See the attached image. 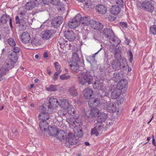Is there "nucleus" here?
Instances as JSON below:
<instances>
[{"instance_id": "nucleus-59", "label": "nucleus", "mask_w": 156, "mask_h": 156, "mask_svg": "<svg viewBox=\"0 0 156 156\" xmlns=\"http://www.w3.org/2000/svg\"><path fill=\"white\" fill-rule=\"evenodd\" d=\"M43 4L48 5L50 3V0H42Z\"/></svg>"}, {"instance_id": "nucleus-55", "label": "nucleus", "mask_w": 156, "mask_h": 156, "mask_svg": "<svg viewBox=\"0 0 156 156\" xmlns=\"http://www.w3.org/2000/svg\"><path fill=\"white\" fill-rule=\"evenodd\" d=\"M58 42L59 43V44L62 45L65 44V43L66 42V41H65L63 39L60 38L59 39Z\"/></svg>"}, {"instance_id": "nucleus-52", "label": "nucleus", "mask_w": 156, "mask_h": 156, "mask_svg": "<svg viewBox=\"0 0 156 156\" xmlns=\"http://www.w3.org/2000/svg\"><path fill=\"white\" fill-rule=\"evenodd\" d=\"M12 50L13 52L12 53H14L16 54V53H18L20 51V48L17 47H14Z\"/></svg>"}, {"instance_id": "nucleus-50", "label": "nucleus", "mask_w": 156, "mask_h": 156, "mask_svg": "<svg viewBox=\"0 0 156 156\" xmlns=\"http://www.w3.org/2000/svg\"><path fill=\"white\" fill-rule=\"evenodd\" d=\"M97 21L94 20H90L89 22V24L91 27L94 29V26H95L96 24Z\"/></svg>"}, {"instance_id": "nucleus-36", "label": "nucleus", "mask_w": 156, "mask_h": 156, "mask_svg": "<svg viewBox=\"0 0 156 156\" xmlns=\"http://www.w3.org/2000/svg\"><path fill=\"white\" fill-rule=\"evenodd\" d=\"M75 118L73 117H70L66 119V121L69 123V125L72 126H75Z\"/></svg>"}, {"instance_id": "nucleus-32", "label": "nucleus", "mask_w": 156, "mask_h": 156, "mask_svg": "<svg viewBox=\"0 0 156 156\" xmlns=\"http://www.w3.org/2000/svg\"><path fill=\"white\" fill-rule=\"evenodd\" d=\"M74 132L76 134L77 136L79 137H81L82 136L83 134V132L82 130L80 129V126H79L78 129H77L76 126H75Z\"/></svg>"}, {"instance_id": "nucleus-47", "label": "nucleus", "mask_w": 156, "mask_h": 156, "mask_svg": "<svg viewBox=\"0 0 156 156\" xmlns=\"http://www.w3.org/2000/svg\"><path fill=\"white\" fill-rule=\"evenodd\" d=\"M60 78L62 80H65L69 79L70 76L69 75H66V74H64L60 76Z\"/></svg>"}, {"instance_id": "nucleus-30", "label": "nucleus", "mask_w": 156, "mask_h": 156, "mask_svg": "<svg viewBox=\"0 0 156 156\" xmlns=\"http://www.w3.org/2000/svg\"><path fill=\"white\" fill-rule=\"evenodd\" d=\"M69 66L71 69L74 72H77L79 70V66L77 63H75V64H70Z\"/></svg>"}, {"instance_id": "nucleus-18", "label": "nucleus", "mask_w": 156, "mask_h": 156, "mask_svg": "<svg viewBox=\"0 0 156 156\" xmlns=\"http://www.w3.org/2000/svg\"><path fill=\"white\" fill-rule=\"evenodd\" d=\"M20 38L22 42L25 43H29L30 39V35L27 32H23Z\"/></svg>"}, {"instance_id": "nucleus-62", "label": "nucleus", "mask_w": 156, "mask_h": 156, "mask_svg": "<svg viewBox=\"0 0 156 156\" xmlns=\"http://www.w3.org/2000/svg\"><path fill=\"white\" fill-rule=\"evenodd\" d=\"M124 99L123 98H121L120 99L118 100V104H121L123 103Z\"/></svg>"}, {"instance_id": "nucleus-57", "label": "nucleus", "mask_w": 156, "mask_h": 156, "mask_svg": "<svg viewBox=\"0 0 156 156\" xmlns=\"http://www.w3.org/2000/svg\"><path fill=\"white\" fill-rule=\"evenodd\" d=\"M75 122L80 126L81 124V120L79 119H75ZM75 125H76L75 124Z\"/></svg>"}, {"instance_id": "nucleus-34", "label": "nucleus", "mask_w": 156, "mask_h": 156, "mask_svg": "<svg viewBox=\"0 0 156 156\" xmlns=\"http://www.w3.org/2000/svg\"><path fill=\"white\" fill-rule=\"evenodd\" d=\"M35 6L34 1H30L26 3L25 8L26 9L29 10L33 9Z\"/></svg>"}, {"instance_id": "nucleus-45", "label": "nucleus", "mask_w": 156, "mask_h": 156, "mask_svg": "<svg viewBox=\"0 0 156 156\" xmlns=\"http://www.w3.org/2000/svg\"><path fill=\"white\" fill-rule=\"evenodd\" d=\"M55 67L57 72L60 71L61 72L62 70L60 69V66L58 62H55L54 63Z\"/></svg>"}, {"instance_id": "nucleus-31", "label": "nucleus", "mask_w": 156, "mask_h": 156, "mask_svg": "<svg viewBox=\"0 0 156 156\" xmlns=\"http://www.w3.org/2000/svg\"><path fill=\"white\" fill-rule=\"evenodd\" d=\"M67 110L68 114L70 115H75L76 111L75 110V108L72 105H70Z\"/></svg>"}, {"instance_id": "nucleus-21", "label": "nucleus", "mask_w": 156, "mask_h": 156, "mask_svg": "<svg viewBox=\"0 0 156 156\" xmlns=\"http://www.w3.org/2000/svg\"><path fill=\"white\" fill-rule=\"evenodd\" d=\"M96 9L98 12L101 14H105L107 11V8L106 6L101 4L97 5Z\"/></svg>"}, {"instance_id": "nucleus-10", "label": "nucleus", "mask_w": 156, "mask_h": 156, "mask_svg": "<svg viewBox=\"0 0 156 156\" xmlns=\"http://www.w3.org/2000/svg\"><path fill=\"white\" fill-rule=\"evenodd\" d=\"M104 108L107 111L112 113L116 110V104L115 103H108L105 104Z\"/></svg>"}, {"instance_id": "nucleus-42", "label": "nucleus", "mask_w": 156, "mask_h": 156, "mask_svg": "<svg viewBox=\"0 0 156 156\" xmlns=\"http://www.w3.org/2000/svg\"><path fill=\"white\" fill-rule=\"evenodd\" d=\"M31 43L33 47L37 46L39 44V40L35 38H34L32 40Z\"/></svg>"}, {"instance_id": "nucleus-23", "label": "nucleus", "mask_w": 156, "mask_h": 156, "mask_svg": "<svg viewBox=\"0 0 156 156\" xmlns=\"http://www.w3.org/2000/svg\"><path fill=\"white\" fill-rule=\"evenodd\" d=\"M111 49L112 48L110 47L109 48V50L111 52L114 53L115 58L116 59H118V58H121V55L120 51L119 48L113 47L112 50H111Z\"/></svg>"}, {"instance_id": "nucleus-4", "label": "nucleus", "mask_w": 156, "mask_h": 156, "mask_svg": "<svg viewBox=\"0 0 156 156\" xmlns=\"http://www.w3.org/2000/svg\"><path fill=\"white\" fill-rule=\"evenodd\" d=\"M17 56L16 53H13L10 54L8 57V58L6 60L4 65L9 70L12 69L16 63Z\"/></svg>"}, {"instance_id": "nucleus-56", "label": "nucleus", "mask_w": 156, "mask_h": 156, "mask_svg": "<svg viewBox=\"0 0 156 156\" xmlns=\"http://www.w3.org/2000/svg\"><path fill=\"white\" fill-rule=\"evenodd\" d=\"M20 17L21 18H24L26 16V13L25 12H20L19 13Z\"/></svg>"}, {"instance_id": "nucleus-9", "label": "nucleus", "mask_w": 156, "mask_h": 156, "mask_svg": "<svg viewBox=\"0 0 156 156\" xmlns=\"http://www.w3.org/2000/svg\"><path fill=\"white\" fill-rule=\"evenodd\" d=\"M56 31L51 29L44 31L42 33V38L44 40H48L52 38L55 35Z\"/></svg>"}, {"instance_id": "nucleus-14", "label": "nucleus", "mask_w": 156, "mask_h": 156, "mask_svg": "<svg viewBox=\"0 0 156 156\" xmlns=\"http://www.w3.org/2000/svg\"><path fill=\"white\" fill-rule=\"evenodd\" d=\"M58 105L63 109H67L71 105L69 102L66 99H60L59 100Z\"/></svg>"}, {"instance_id": "nucleus-44", "label": "nucleus", "mask_w": 156, "mask_h": 156, "mask_svg": "<svg viewBox=\"0 0 156 156\" xmlns=\"http://www.w3.org/2000/svg\"><path fill=\"white\" fill-rule=\"evenodd\" d=\"M150 31L153 34H156V25H154L151 26L150 27Z\"/></svg>"}, {"instance_id": "nucleus-39", "label": "nucleus", "mask_w": 156, "mask_h": 156, "mask_svg": "<svg viewBox=\"0 0 156 156\" xmlns=\"http://www.w3.org/2000/svg\"><path fill=\"white\" fill-rule=\"evenodd\" d=\"M72 61L75 62V63L78 62L80 61V58L77 53H75L73 55Z\"/></svg>"}, {"instance_id": "nucleus-16", "label": "nucleus", "mask_w": 156, "mask_h": 156, "mask_svg": "<svg viewBox=\"0 0 156 156\" xmlns=\"http://www.w3.org/2000/svg\"><path fill=\"white\" fill-rule=\"evenodd\" d=\"M100 100L94 98H91L89 101L88 105L90 108H94L98 106L100 104Z\"/></svg>"}, {"instance_id": "nucleus-2", "label": "nucleus", "mask_w": 156, "mask_h": 156, "mask_svg": "<svg viewBox=\"0 0 156 156\" xmlns=\"http://www.w3.org/2000/svg\"><path fill=\"white\" fill-rule=\"evenodd\" d=\"M78 80L79 83L84 84L86 83H87L89 84L92 83L93 81V76L91 73L89 71L86 72L82 73L79 75Z\"/></svg>"}, {"instance_id": "nucleus-11", "label": "nucleus", "mask_w": 156, "mask_h": 156, "mask_svg": "<svg viewBox=\"0 0 156 156\" xmlns=\"http://www.w3.org/2000/svg\"><path fill=\"white\" fill-rule=\"evenodd\" d=\"M63 19L62 16H58L54 18L52 20L51 24L55 27H58L63 22Z\"/></svg>"}, {"instance_id": "nucleus-64", "label": "nucleus", "mask_w": 156, "mask_h": 156, "mask_svg": "<svg viewBox=\"0 0 156 156\" xmlns=\"http://www.w3.org/2000/svg\"><path fill=\"white\" fill-rule=\"evenodd\" d=\"M44 58H47L48 57V55L47 53L45 52L44 55Z\"/></svg>"}, {"instance_id": "nucleus-63", "label": "nucleus", "mask_w": 156, "mask_h": 156, "mask_svg": "<svg viewBox=\"0 0 156 156\" xmlns=\"http://www.w3.org/2000/svg\"><path fill=\"white\" fill-rule=\"evenodd\" d=\"M9 21H10V26L11 28H12V19L11 18H9Z\"/></svg>"}, {"instance_id": "nucleus-27", "label": "nucleus", "mask_w": 156, "mask_h": 156, "mask_svg": "<svg viewBox=\"0 0 156 156\" xmlns=\"http://www.w3.org/2000/svg\"><path fill=\"white\" fill-rule=\"evenodd\" d=\"M109 41L111 44L114 46H116L121 42L120 40L117 37L112 36L109 38Z\"/></svg>"}, {"instance_id": "nucleus-1", "label": "nucleus", "mask_w": 156, "mask_h": 156, "mask_svg": "<svg viewBox=\"0 0 156 156\" xmlns=\"http://www.w3.org/2000/svg\"><path fill=\"white\" fill-rule=\"evenodd\" d=\"M39 109L41 112L38 116V118L40 120V127L41 130H44L45 131L46 129L45 127L48 126L49 124L48 120L52 115L45 112V108L43 105L39 106Z\"/></svg>"}, {"instance_id": "nucleus-51", "label": "nucleus", "mask_w": 156, "mask_h": 156, "mask_svg": "<svg viewBox=\"0 0 156 156\" xmlns=\"http://www.w3.org/2000/svg\"><path fill=\"white\" fill-rule=\"evenodd\" d=\"M117 4L121 6H123L124 2L122 0H116Z\"/></svg>"}, {"instance_id": "nucleus-19", "label": "nucleus", "mask_w": 156, "mask_h": 156, "mask_svg": "<svg viewBox=\"0 0 156 156\" xmlns=\"http://www.w3.org/2000/svg\"><path fill=\"white\" fill-rule=\"evenodd\" d=\"M102 33L103 35L106 38H110L114 35L112 30L109 28H106L104 29Z\"/></svg>"}, {"instance_id": "nucleus-12", "label": "nucleus", "mask_w": 156, "mask_h": 156, "mask_svg": "<svg viewBox=\"0 0 156 156\" xmlns=\"http://www.w3.org/2000/svg\"><path fill=\"white\" fill-rule=\"evenodd\" d=\"M64 36L68 40L70 41H73L75 39L76 34L73 31L68 30L64 32Z\"/></svg>"}, {"instance_id": "nucleus-17", "label": "nucleus", "mask_w": 156, "mask_h": 156, "mask_svg": "<svg viewBox=\"0 0 156 156\" xmlns=\"http://www.w3.org/2000/svg\"><path fill=\"white\" fill-rule=\"evenodd\" d=\"M48 129L47 128V127H45V128L46 129L45 131L44 130H42L47 132L51 136H55L58 131L56 129L55 127H52L51 126H48Z\"/></svg>"}, {"instance_id": "nucleus-15", "label": "nucleus", "mask_w": 156, "mask_h": 156, "mask_svg": "<svg viewBox=\"0 0 156 156\" xmlns=\"http://www.w3.org/2000/svg\"><path fill=\"white\" fill-rule=\"evenodd\" d=\"M122 90L117 87L114 88L111 93V97L112 99H115L118 98L121 94Z\"/></svg>"}, {"instance_id": "nucleus-13", "label": "nucleus", "mask_w": 156, "mask_h": 156, "mask_svg": "<svg viewBox=\"0 0 156 156\" xmlns=\"http://www.w3.org/2000/svg\"><path fill=\"white\" fill-rule=\"evenodd\" d=\"M49 105L48 107V108L52 109L54 108L57 107L59 105V100L55 98L51 97L49 100Z\"/></svg>"}, {"instance_id": "nucleus-60", "label": "nucleus", "mask_w": 156, "mask_h": 156, "mask_svg": "<svg viewBox=\"0 0 156 156\" xmlns=\"http://www.w3.org/2000/svg\"><path fill=\"white\" fill-rule=\"evenodd\" d=\"M104 58L107 59V60H109L111 59V57H109V55L108 53H105Z\"/></svg>"}, {"instance_id": "nucleus-54", "label": "nucleus", "mask_w": 156, "mask_h": 156, "mask_svg": "<svg viewBox=\"0 0 156 156\" xmlns=\"http://www.w3.org/2000/svg\"><path fill=\"white\" fill-rule=\"evenodd\" d=\"M96 127L98 132H100L103 129L104 126L102 125V124L101 123L100 125H99L98 126H97Z\"/></svg>"}, {"instance_id": "nucleus-33", "label": "nucleus", "mask_w": 156, "mask_h": 156, "mask_svg": "<svg viewBox=\"0 0 156 156\" xmlns=\"http://www.w3.org/2000/svg\"><path fill=\"white\" fill-rule=\"evenodd\" d=\"M100 114V111L97 109L93 108L90 110V113L92 117L98 116Z\"/></svg>"}, {"instance_id": "nucleus-8", "label": "nucleus", "mask_w": 156, "mask_h": 156, "mask_svg": "<svg viewBox=\"0 0 156 156\" xmlns=\"http://www.w3.org/2000/svg\"><path fill=\"white\" fill-rule=\"evenodd\" d=\"M65 139L66 143H68L69 145H74L77 142L74 135L72 133H66Z\"/></svg>"}, {"instance_id": "nucleus-38", "label": "nucleus", "mask_w": 156, "mask_h": 156, "mask_svg": "<svg viewBox=\"0 0 156 156\" xmlns=\"http://www.w3.org/2000/svg\"><path fill=\"white\" fill-rule=\"evenodd\" d=\"M126 84V81L123 80H121L118 84V87H119V89L121 90V89L125 87Z\"/></svg>"}, {"instance_id": "nucleus-3", "label": "nucleus", "mask_w": 156, "mask_h": 156, "mask_svg": "<svg viewBox=\"0 0 156 156\" xmlns=\"http://www.w3.org/2000/svg\"><path fill=\"white\" fill-rule=\"evenodd\" d=\"M119 59L120 58H115L111 62L112 67L114 70H117L120 69H125L126 68L127 63L126 60L122 59L119 61Z\"/></svg>"}, {"instance_id": "nucleus-20", "label": "nucleus", "mask_w": 156, "mask_h": 156, "mask_svg": "<svg viewBox=\"0 0 156 156\" xmlns=\"http://www.w3.org/2000/svg\"><path fill=\"white\" fill-rule=\"evenodd\" d=\"M84 97L86 99H89L93 94V91L91 89L86 88L83 91Z\"/></svg>"}, {"instance_id": "nucleus-5", "label": "nucleus", "mask_w": 156, "mask_h": 156, "mask_svg": "<svg viewBox=\"0 0 156 156\" xmlns=\"http://www.w3.org/2000/svg\"><path fill=\"white\" fill-rule=\"evenodd\" d=\"M93 87L94 89L100 90L102 93L101 94H100L101 97L107 96L109 95V89L106 88H103V84L102 82L99 81H95L93 84Z\"/></svg>"}, {"instance_id": "nucleus-58", "label": "nucleus", "mask_w": 156, "mask_h": 156, "mask_svg": "<svg viewBox=\"0 0 156 156\" xmlns=\"http://www.w3.org/2000/svg\"><path fill=\"white\" fill-rule=\"evenodd\" d=\"M129 55L130 56V58H129V61L130 62H131L133 60V54L132 52V51H129Z\"/></svg>"}, {"instance_id": "nucleus-46", "label": "nucleus", "mask_w": 156, "mask_h": 156, "mask_svg": "<svg viewBox=\"0 0 156 156\" xmlns=\"http://www.w3.org/2000/svg\"><path fill=\"white\" fill-rule=\"evenodd\" d=\"M8 42L9 45L12 46H13L16 44L15 41L12 38H10L8 39Z\"/></svg>"}, {"instance_id": "nucleus-61", "label": "nucleus", "mask_w": 156, "mask_h": 156, "mask_svg": "<svg viewBox=\"0 0 156 156\" xmlns=\"http://www.w3.org/2000/svg\"><path fill=\"white\" fill-rule=\"evenodd\" d=\"M120 25L122 27H123L124 28L127 27V23L125 22H121L120 23Z\"/></svg>"}, {"instance_id": "nucleus-6", "label": "nucleus", "mask_w": 156, "mask_h": 156, "mask_svg": "<svg viewBox=\"0 0 156 156\" xmlns=\"http://www.w3.org/2000/svg\"><path fill=\"white\" fill-rule=\"evenodd\" d=\"M81 15L77 14L73 19L69 21L68 23V26L71 28H74L79 26L80 24V19Z\"/></svg>"}, {"instance_id": "nucleus-49", "label": "nucleus", "mask_w": 156, "mask_h": 156, "mask_svg": "<svg viewBox=\"0 0 156 156\" xmlns=\"http://www.w3.org/2000/svg\"><path fill=\"white\" fill-rule=\"evenodd\" d=\"M50 3L53 5H57L60 3V0H51Z\"/></svg>"}, {"instance_id": "nucleus-40", "label": "nucleus", "mask_w": 156, "mask_h": 156, "mask_svg": "<svg viewBox=\"0 0 156 156\" xmlns=\"http://www.w3.org/2000/svg\"><path fill=\"white\" fill-rule=\"evenodd\" d=\"M57 5H58L57 9L59 12H62L65 11V8L63 4L62 3H60Z\"/></svg>"}, {"instance_id": "nucleus-28", "label": "nucleus", "mask_w": 156, "mask_h": 156, "mask_svg": "<svg viewBox=\"0 0 156 156\" xmlns=\"http://www.w3.org/2000/svg\"><path fill=\"white\" fill-rule=\"evenodd\" d=\"M68 91L69 94L73 97H75L78 95V94L77 89L74 86H71L69 87L68 89Z\"/></svg>"}, {"instance_id": "nucleus-48", "label": "nucleus", "mask_w": 156, "mask_h": 156, "mask_svg": "<svg viewBox=\"0 0 156 156\" xmlns=\"http://www.w3.org/2000/svg\"><path fill=\"white\" fill-rule=\"evenodd\" d=\"M34 2L35 6H37L38 5H42L43 4L42 0H34Z\"/></svg>"}, {"instance_id": "nucleus-7", "label": "nucleus", "mask_w": 156, "mask_h": 156, "mask_svg": "<svg viewBox=\"0 0 156 156\" xmlns=\"http://www.w3.org/2000/svg\"><path fill=\"white\" fill-rule=\"evenodd\" d=\"M16 23L18 24L19 30L21 31L24 30L27 27V24L26 21L23 18L20 19L18 16H16L15 19Z\"/></svg>"}, {"instance_id": "nucleus-37", "label": "nucleus", "mask_w": 156, "mask_h": 156, "mask_svg": "<svg viewBox=\"0 0 156 156\" xmlns=\"http://www.w3.org/2000/svg\"><path fill=\"white\" fill-rule=\"evenodd\" d=\"M9 18V16L6 14L3 15L1 17V22L2 24L5 23L7 22L8 19Z\"/></svg>"}, {"instance_id": "nucleus-43", "label": "nucleus", "mask_w": 156, "mask_h": 156, "mask_svg": "<svg viewBox=\"0 0 156 156\" xmlns=\"http://www.w3.org/2000/svg\"><path fill=\"white\" fill-rule=\"evenodd\" d=\"M91 135L95 134L96 136L99 135V132L97 129V127H95L92 129L91 130Z\"/></svg>"}, {"instance_id": "nucleus-25", "label": "nucleus", "mask_w": 156, "mask_h": 156, "mask_svg": "<svg viewBox=\"0 0 156 156\" xmlns=\"http://www.w3.org/2000/svg\"><path fill=\"white\" fill-rule=\"evenodd\" d=\"M120 10V8L118 6L115 5L112 6L110 11L112 14L116 15L119 13Z\"/></svg>"}, {"instance_id": "nucleus-22", "label": "nucleus", "mask_w": 156, "mask_h": 156, "mask_svg": "<svg viewBox=\"0 0 156 156\" xmlns=\"http://www.w3.org/2000/svg\"><path fill=\"white\" fill-rule=\"evenodd\" d=\"M108 115L106 114L102 113H101L97 116V122L99 123H101L104 122L107 119Z\"/></svg>"}, {"instance_id": "nucleus-29", "label": "nucleus", "mask_w": 156, "mask_h": 156, "mask_svg": "<svg viewBox=\"0 0 156 156\" xmlns=\"http://www.w3.org/2000/svg\"><path fill=\"white\" fill-rule=\"evenodd\" d=\"M9 70L4 65L0 68V81L1 80L2 76L6 74Z\"/></svg>"}, {"instance_id": "nucleus-24", "label": "nucleus", "mask_w": 156, "mask_h": 156, "mask_svg": "<svg viewBox=\"0 0 156 156\" xmlns=\"http://www.w3.org/2000/svg\"><path fill=\"white\" fill-rule=\"evenodd\" d=\"M90 18L89 16H85L80 19V24L83 26H88L89 24Z\"/></svg>"}, {"instance_id": "nucleus-41", "label": "nucleus", "mask_w": 156, "mask_h": 156, "mask_svg": "<svg viewBox=\"0 0 156 156\" xmlns=\"http://www.w3.org/2000/svg\"><path fill=\"white\" fill-rule=\"evenodd\" d=\"M104 27L103 24L98 21H97L95 26H94V29L97 30H100L102 29Z\"/></svg>"}, {"instance_id": "nucleus-53", "label": "nucleus", "mask_w": 156, "mask_h": 156, "mask_svg": "<svg viewBox=\"0 0 156 156\" xmlns=\"http://www.w3.org/2000/svg\"><path fill=\"white\" fill-rule=\"evenodd\" d=\"M60 73V71H58L55 72L53 76V78L55 80H56L57 79L58 75Z\"/></svg>"}, {"instance_id": "nucleus-26", "label": "nucleus", "mask_w": 156, "mask_h": 156, "mask_svg": "<svg viewBox=\"0 0 156 156\" xmlns=\"http://www.w3.org/2000/svg\"><path fill=\"white\" fill-rule=\"evenodd\" d=\"M66 134L63 130H58L55 137H57L60 140H62L63 139H66Z\"/></svg>"}, {"instance_id": "nucleus-35", "label": "nucleus", "mask_w": 156, "mask_h": 156, "mask_svg": "<svg viewBox=\"0 0 156 156\" xmlns=\"http://www.w3.org/2000/svg\"><path fill=\"white\" fill-rule=\"evenodd\" d=\"M46 89L48 91H55L58 90V86L57 85H51L49 87H46Z\"/></svg>"}]
</instances>
